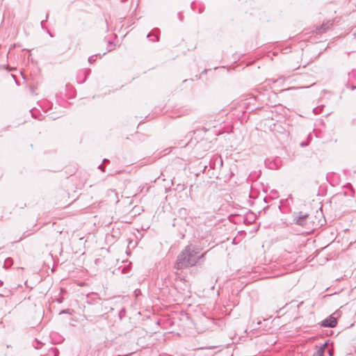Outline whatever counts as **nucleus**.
Returning a JSON list of instances; mask_svg holds the SVG:
<instances>
[{
    "mask_svg": "<svg viewBox=\"0 0 356 356\" xmlns=\"http://www.w3.org/2000/svg\"><path fill=\"white\" fill-rule=\"evenodd\" d=\"M207 252L200 253L199 248L192 244L186 245L177 256L175 264V268L182 270L193 267L198 264L199 261L204 258Z\"/></svg>",
    "mask_w": 356,
    "mask_h": 356,
    "instance_id": "1",
    "label": "nucleus"
},
{
    "mask_svg": "<svg viewBox=\"0 0 356 356\" xmlns=\"http://www.w3.org/2000/svg\"><path fill=\"white\" fill-rule=\"evenodd\" d=\"M312 219V217L309 214H302V212H300L294 218L295 222L300 226L307 225L308 221Z\"/></svg>",
    "mask_w": 356,
    "mask_h": 356,
    "instance_id": "2",
    "label": "nucleus"
},
{
    "mask_svg": "<svg viewBox=\"0 0 356 356\" xmlns=\"http://www.w3.org/2000/svg\"><path fill=\"white\" fill-rule=\"evenodd\" d=\"M337 324L336 318L330 316L322 321L321 325L323 327H334Z\"/></svg>",
    "mask_w": 356,
    "mask_h": 356,
    "instance_id": "3",
    "label": "nucleus"
},
{
    "mask_svg": "<svg viewBox=\"0 0 356 356\" xmlns=\"http://www.w3.org/2000/svg\"><path fill=\"white\" fill-rule=\"evenodd\" d=\"M191 8L194 11H195L200 14L203 13V11L204 10V8H205L204 3H202V2H200V1H193L191 3Z\"/></svg>",
    "mask_w": 356,
    "mask_h": 356,
    "instance_id": "4",
    "label": "nucleus"
},
{
    "mask_svg": "<svg viewBox=\"0 0 356 356\" xmlns=\"http://www.w3.org/2000/svg\"><path fill=\"white\" fill-rule=\"evenodd\" d=\"M90 74V69H85V70H83L81 71H80L79 72V75H78V83H83L87 76Z\"/></svg>",
    "mask_w": 356,
    "mask_h": 356,
    "instance_id": "5",
    "label": "nucleus"
},
{
    "mask_svg": "<svg viewBox=\"0 0 356 356\" xmlns=\"http://www.w3.org/2000/svg\"><path fill=\"white\" fill-rule=\"evenodd\" d=\"M101 298L97 293H91L87 296L86 302L89 305L98 303Z\"/></svg>",
    "mask_w": 356,
    "mask_h": 356,
    "instance_id": "6",
    "label": "nucleus"
},
{
    "mask_svg": "<svg viewBox=\"0 0 356 356\" xmlns=\"http://www.w3.org/2000/svg\"><path fill=\"white\" fill-rule=\"evenodd\" d=\"M333 23L332 21H327L326 22H323L321 26L316 29L317 33H323L330 28L332 27Z\"/></svg>",
    "mask_w": 356,
    "mask_h": 356,
    "instance_id": "7",
    "label": "nucleus"
},
{
    "mask_svg": "<svg viewBox=\"0 0 356 356\" xmlns=\"http://www.w3.org/2000/svg\"><path fill=\"white\" fill-rule=\"evenodd\" d=\"M13 264V260L12 258L10 257H8L5 259L4 261V264H3V267L5 268H8L9 267H10Z\"/></svg>",
    "mask_w": 356,
    "mask_h": 356,
    "instance_id": "8",
    "label": "nucleus"
},
{
    "mask_svg": "<svg viewBox=\"0 0 356 356\" xmlns=\"http://www.w3.org/2000/svg\"><path fill=\"white\" fill-rule=\"evenodd\" d=\"M147 37L149 38V40L152 42L159 41L158 35H156L154 32L149 33Z\"/></svg>",
    "mask_w": 356,
    "mask_h": 356,
    "instance_id": "9",
    "label": "nucleus"
},
{
    "mask_svg": "<svg viewBox=\"0 0 356 356\" xmlns=\"http://www.w3.org/2000/svg\"><path fill=\"white\" fill-rule=\"evenodd\" d=\"M97 60V55H92L88 58V62L90 64L94 63Z\"/></svg>",
    "mask_w": 356,
    "mask_h": 356,
    "instance_id": "10",
    "label": "nucleus"
},
{
    "mask_svg": "<svg viewBox=\"0 0 356 356\" xmlns=\"http://www.w3.org/2000/svg\"><path fill=\"white\" fill-rule=\"evenodd\" d=\"M320 111H321V108H319L318 107H316L315 108H314L313 111L315 114H318L320 113Z\"/></svg>",
    "mask_w": 356,
    "mask_h": 356,
    "instance_id": "11",
    "label": "nucleus"
},
{
    "mask_svg": "<svg viewBox=\"0 0 356 356\" xmlns=\"http://www.w3.org/2000/svg\"><path fill=\"white\" fill-rule=\"evenodd\" d=\"M350 88H351V90H354L356 89V86L351 84L350 85Z\"/></svg>",
    "mask_w": 356,
    "mask_h": 356,
    "instance_id": "12",
    "label": "nucleus"
},
{
    "mask_svg": "<svg viewBox=\"0 0 356 356\" xmlns=\"http://www.w3.org/2000/svg\"><path fill=\"white\" fill-rule=\"evenodd\" d=\"M56 301L58 303H61L63 302V298H58Z\"/></svg>",
    "mask_w": 356,
    "mask_h": 356,
    "instance_id": "13",
    "label": "nucleus"
},
{
    "mask_svg": "<svg viewBox=\"0 0 356 356\" xmlns=\"http://www.w3.org/2000/svg\"><path fill=\"white\" fill-rule=\"evenodd\" d=\"M326 344H324L323 347H321V353H323L324 352V347L325 346Z\"/></svg>",
    "mask_w": 356,
    "mask_h": 356,
    "instance_id": "14",
    "label": "nucleus"
},
{
    "mask_svg": "<svg viewBox=\"0 0 356 356\" xmlns=\"http://www.w3.org/2000/svg\"><path fill=\"white\" fill-rule=\"evenodd\" d=\"M99 168L101 169L103 172L104 171V168L102 167L101 165L99 166Z\"/></svg>",
    "mask_w": 356,
    "mask_h": 356,
    "instance_id": "15",
    "label": "nucleus"
},
{
    "mask_svg": "<svg viewBox=\"0 0 356 356\" xmlns=\"http://www.w3.org/2000/svg\"><path fill=\"white\" fill-rule=\"evenodd\" d=\"M63 313H67V310H63L60 314H63Z\"/></svg>",
    "mask_w": 356,
    "mask_h": 356,
    "instance_id": "16",
    "label": "nucleus"
},
{
    "mask_svg": "<svg viewBox=\"0 0 356 356\" xmlns=\"http://www.w3.org/2000/svg\"><path fill=\"white\" fill-rule=\"evenodd\" d=\"M43 24H44V21L42 20V21L41 22V26H42V27H43Z\"/></svg>",
    "mask_w": 356,
    "mask_h": 356,
    "instance_id": "17",
    "label": "nucleus"
},
{
    "mask_svg": "<svg viewBox=\"0 0 356 356\" xmlns=\"http://www.w3.org/2000/svg\"><path fill=\"white\" fill-rule=\"evenodd\" d=\"M106 161H108V160L106 159H104V162H106Z\"/></svg>",
    "mask_w": 356,
    "mask_h": 356,
    "instance_id": "18",
    "label": "nucleus"
},
{
    "mask_svg": "<svg viewBox=\"0 0 356 356\" xmlns=\"http://www.w3.org/2000/svg\"><path fill=\"white\" fill-rule=\"evenodd\" d=\"M3 284V282L1 280H0V285H2Z\"/></svg>",
    "mask_w": 356,
    "mask_h": 356,
    "instance_id": "19",
    "label": "nucleus"
},
{
    "mask_svg": "<svg viewBox=\"0 0 356 356\" xmlns=\"http://www.w3.org/2000/svg\"><path fill=\"white\" fill-rule=\"evenodd\" d=\"M127 0H121V2H125L127 1Z\"/></svg>",
    "mask_w": 356,
    "mask_h": 356,
    "instance_id": "20",
    "label": "nucleus"
},
{
    "mask_svg": "<svg viewBox=\"0 0 356 356\" xmlns=\"http://www.w3.org/2000/svg\"><path fill=\"white\" fill-rule=\"evenodd\" d=\"M130 354H127V355H124V356H129Z\"/></svg>",
    "mask_w": 356,
    "mask_h": 356,
    "instance_id": "21",
    "label": "nucleus"
}]
</instances>
